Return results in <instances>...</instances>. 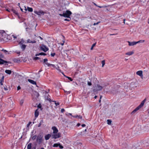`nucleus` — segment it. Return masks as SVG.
<instances>
[{
	"label": "nucleus",
	"instance_id": "63",
	"mask_svg": "<svg viewBox=\"0 0 149 149\" xmlns=\"http://www.w3.org/2000/svg\"><path fill=\"white\" fill-rule=\"evenodd\" d=\"M31 149H36V148L35 147H33Z\"/></svg>",
	"mask_w": 149,
	"mask_h": 149
},
{
	"label": "nucleus",
	"instance_id": "5",
	"mask_svg": "<svg viewBox=\"0 0 149 149\" xmlns=\"http://www.w3.org/2000/svg\"><path fill=\"white\" fill-rule=\"evenodd\" d=\"M34 13L38 15H43L45 13L43 11L41 10H40L38 11H34Z\"/></svg>",
	"mask_w": 149,
	"mask_h": 149
},
{
	"label": "nucleus",
	"instance_id": "61",
	"mask_svg": "<svg viewBox=\"0 0 149 149\" xmlns=\"http://www.w3.org/2000/svg\"><path fill=\"white\" fill-rule=\"evenodd\" d=\"M125 19H123V23H124V24H125Z\"/></svg>",
	"mask_w": 149,
	"mask_h": 149
},
{
	"label": "nucleus",
	"instance_id": "20",
	"mask_svg": "<svg viewBox=\"0 0 149 149\" xmlns=\"http://www.w3.org/2000/svg\"><path fill=\"white\" fill-rule=\"evenodd\" d=\"M46 55V54L43 52H41L38 54H36V56H39V55Z\"/></svg>",
	"mask_w": 149,
	"mask_h": 149
},
{
	"label": "nucleus",
	"instance_id": "64",
	"mask_svg": "<svg viewBox=\"0 0 149 149\" xmlns=\"http://www.w3.org/2000/svg\"><path fill=\"white\" fill-rule=\"evenodd\" d=\"M6 10L8 12H10V11L8 9H7Z\"/></svg>",
	"mask_w": 149,
	"mask_h": 149
},
{
	"label": "nucleus",
	"instance_id": "54",
	"mask_svg": "<svg viewBox=\"0 0 149 149\" xmlns=\"http://www.w3.org/2000/svg\"><path fill=\"white\" fill-rule=\"evenodd\" d=\"M78 117L80 119H81L82 118V116H79Z\"/></svg>",
	"mask_w": 149,
	"mask_h": 149
},
{
	"label": "nucleus",
	"instance_id": "53",
	"mask_svg": "<svg viewBox=\"0 0 149 149\" xmlns=\"http://www.w3.org/2000/svg\"><path fill=\"white\" fill-rule=\"evenodd\" d=\"M12 36L14 38H17V37L16 36H15L14 35H12Z\"/></svg>",
	"mask_w": 149,
	"mask_h": 149
},
{
	"label": "nucleus",
	"instance_id": "28",
	"mask_svg": "<svg viewBox=\"0 0 149 149\" xmlns=\"http://www.w3.org/2000/svg\"><path fill=\"white\" fill-rule=\"evenodd\" d=\"M59 143H55L53 145V146L54 147H57L59 146Z\"/></svg>",
	"mask_w": 149,
	"mask_h": 149
},
{
	"label": "nucleus",
	"instance_id": "2",
	"mask_svg": "<svg viewBox=\"0 0 149 149\" xmlns=\"http://www.w3.org/2000/svg\"><path fill=\"white\" fill-rule=\"evenodd\" d=\"M72 14L71 12L68 10H67L65 12H64L62 14H59V15L61 16L64 17H65L70 18V15Z\"/></svg>",
	"mask_w": 149,
	"mask_h": 149
},
{
	"label": "nucleus",
	"instance_id": "25",
	"mask_svg": "<svg viewBox=\"0 0 149 149\" xmlns=\"http://www.w3.org/2000/svg\"><path fill=\"white\" fill-rule=\"evenodd\" d=\"M145 42V40H140L136 42L137 44L139 43H142Z\"/></svg>",
	"mask_w": 149,
	"mask_h": 149
},
{
	"label": "nucleus",
	"instance_id": "7",
	"mask_svg": "<svg viewBox=\"0 0 149 149\" xmlns=\"http://www.w3.org/2000/svg\"><path fill=\"white\" fill-rule=\"evenodd\" d=\"M52 129L53 130V132L52 133H56L58 132V129L55 126H53L52 127Z\"/></svg>",
	"mask_w": 149,
	"mask_h": 149
},
{
	"label": "nucleus",
	"instance_id": "24",
	"mask_svg": "<svg viewBox=\"0 0 149 149\" xmlns=\"http://www.w3.org/2000/svg\"><path fill=\"white\" fill-rule=\"evenodd\" d=\"M11 11H12L13 13L15 14L16 15H17V14H18L17 12L14 9H11Z\"/></svg>",
	"mask_w": 149,
	"mask_h": 149
},
{
	"label": "nucleus",
	"instance_id": "55",
	"mask_svg": "<svg viewBox=\"0 0 149 149\" xmlns=\"http://www.w3.org/2000/svg\"><path fill=\"white\" fill-rule=\"evenodd\" d=\"M81 126L83 127H85V126H86V125L85 124H82V125H81Z\"/></svg>",
	"mask_w": 149,
	"mask_h": 149
},
{
	"label": "nucleus",
	"instance_id": "30",
	"mask_svg": "<svg viewBox=\"0 0 149 149\" xmlns=\"http://www.w3.org/2000/svg\"><path fill=\"white\" fill-rule=\"evenodd\" d=\"M96 43L95 42L93 44V45H92V46L91 47V50H92L93 49V47L95 46V45L96 44Z\"/></svg>",
	"mask_w": 149,
	"mask_h": 149
},
{
	"label": "nucleus",
	"instance_id": "23",
	"mask_svg": "<svg viewBox=\"0 0 149 149\" xmlns=\"http://www.w3.org/2000/svg\"><path fill=\"white\" fill-rule=\"evenodd\" d=\"M31 143H29L27 145V149H31Z\"/></svg>",
	"mask_w": 149,
	"mask_h": 149
},
{
	"label": "nucleus",
	"instance_id": "10",
	"mask_svg": "<svg viewBox=\"0 0 149 149\" xmlns=\"http://www.w3.org/2000/svg\"><path fill=\"white\" fill-rule=\"evenodd\" d=\"M143 72L141 70H139L137 72L136 74L137 75L141 77H142L143 76Z\"/></svg>",
	"mask_w": 149,
	"mask_h": 149
},
{
	"label": "nucleus",
	"instance_id": "58",
	"mask_svg": "<svg viewBox=\"0 0 149 149\" xmlns=\"http://www.w3.org/2000/svg\"><path fill=\"white\" fill-rule=\"evenodd\" d=\"M101 98H102V96H101L100 97V99L99 100V102H101V100L100 99H101Z\"/></svg>",
	"mask_w": 149,
	"mask_h": 149
},
{
	"label": "nucleus",
	"instance_id": "19",
	"mask_svg": "<svg viewBox=\"0 0 149 149\" xmlns=\"http://www.w3.org/2000/svg\"><path fill=\"white\" fill-rule=\"evenodd\" d=\"M4 76H3L1 78V80H0V84H1V85H3V83L4 81Z\"/></svg>",
	"mask_w": 149,
	"mask_h": 149
},
{
	"label": "nucleus",
	"instance_id": "17",
	"mask_svg": "<svg viewBox=\"0 0 149 149\" xmlns=\"http://www.w3.org/2000/svg\"><path fill=\"white\" fill-rule=\"evenodd\" d=\"M134 53V52L132 51L131 52H128L125 53V54L127 55L130 56L132 55Z\"/></svg>",
	"mask_w": 149,
	"mask_h": 149
},
{
	"label": "nucleus",
	"instance_id": "50",
	"mask_svg": "<svg viewBox=\"0 0 149 149\" xmlns=\"http://www.w3.org/2000/svg\"><path fill=\"white\" fill-rule=\"evenodd\" d=\"M55 105L56 106H57L58 105H59V102H57V103H56V102L55 101Z\"/></svg>",
	"mask_w": 149,
	"mask_h": 149
},
{
	"label": "nucleus",
	"instance_id": "35",
	"mask_svg": "<svg viewBox=\"0 0 149 149\" xmlns=\"http://www.w3.org/2000/svg\"><path fill=\"white\" fill-rule=\"evenodd\" d=\"M102 66L103 67L105 64V61L104 60L102 61Z\"/></svg>",
	"mask_w": 149,
	"mask_h": 149
},
{
	"label": "nucleus",
	"instance_id": "26",
	"mask_svg": "<svg viewBox=\"0 0 149 149\" xmlns=\"http://www.w3.org/2000/svg\"><path fill=\"white\" fill-rule=\"evenodd\" d=\"M107 123L108 125H111V120H108L107 121Z\"/></svg>",
	"mask_w": 149,
	"mask_h": 149
},
{
	"label": "nucleus",
	"instance_id": "12",
	"mask_svg": "<svg viewBox=\"0 0 149 149\" xmlns=\"http://www.w3.org/2000/svg\"><path fill=\"white\" fill-rule=\"evenodd\" d=\"M51 136H52L51 134H48L45 136V139L46 140H47L49 139Z\"/></svg>",
	"mask_w": 149,
	"mask_h": 149
},
{
	"label": "nucleus",
	"instance_id": "27",
	"mask_svg": "<svg viewBox=\"0 0 149 149\" xmlns=\"http://www.w3.org/2000/svg\"><path fill=\"white\" fill-rule=\"evenodd\" d=\"M35 95H36V97H38L39 96V93L38 92H36V91H35Z\"/></svg>",
	"mask_w": 149,
	"mask_h": 149
},
{
	"label": "nucleus",
	"instance_id": "4",
	"mask_svg": "<svg viewBox=\"0 0 149 149\" xmlns=\"http://www.w3.org/2000/svg\"><path fill=\"white\" fill-rule=\"evenodd\" d=\"M40 49L45 52H46L48 50V48L46 47V46L42 45L40 47Z\"/></svg>",
	"mask_w": 149,
	"mask_h": 149
},
{
	"label": "nucleus",
	"instance_id": "22",
	"mask_svg": "<svg viewBox=\"0 0 149 149\" xmlns=\"http://www.w3.org/2000/svg\"><path fill=\"white\" fill-rule=\"evenodd\" d=\"M5 72L8 74H10L11 73V71L10 70H5Z\"/></svg>",
	"mask_w": 149,
	"mask_h": 149
},
{
	"label": "nucleus",
	"instance_id": "8",
	"mask_svg": "<svg viewBox=\"0 0 149 149\" xmlns=\"http://www.w3.org/2000/svg\"><path fill=\"white\" fill-rule=\"evenodd\" d=\"M95 87L96 88V89L97 91H100L103 88L102 86H101L98 84H97L95 86Z\"/></svg>",
	"mask_w": 149,
	"mask_h": 149
},
{
	"label": "nucleus",
	"instance_id": "40",
	"mask_svg": "<svg viewBox=\"0 0 149 149\" xmlns=\"http://www.w3.org/2000/svg\"><path fill=\"white\" fill-rule=\"evenodd\" d=\"M40 59V58L38 57H35L33 58L34 60H37Z\"/></svg>",
	"mask_w": 149,
	"mask_h": 149
},
{
	"label": "nucleus",
	"instance_id": "45",
	"mask_svg": "<svg viewBox=\"0 0 149 149\" xmlns=\"http://www.w3.org/2000/svg\"><path fill=\"white\" fill-rule=\"evenodd\" d=\"M100 23V22H97V23H94L93 24V25L94 26H95V25H97V24H99V23Z\"/></svg>",
	"mask_w": 149,
	"mask_h": 149
},
{
	"label": "nucleus",
	"instance_id": "52",
	"mask_svg": "<svg viewBox=\"0 0 149 149\" xmlns=\"http://www.w3.org/2000/svg\"><path fill=\"white\" fill-rule=\"evenodd\" d=\"M72 116L74 118H77L79 116L77 115L74 116Z\"/></svg>",
	"mask_w": 149,
	"mask_h": 149
},
{
	"label": "nucleus",
	"instance_id": "46",
	"mask_svg": "<svg viewBox=\"0 0 149 149\" xmlns=\"http://www.w3.org/2000/svg\"><path fill=\"white\" fill-rule=\"evenodd\" d=\"M52 66L54 68H55L56 66L52 64H51L50 66Z\"/></svg>",
	"mask_w": 149,
	"mask_h": 149
},
{
	"label": "nucleus",
	"instance_id": "57",
	"mask_svg": "<svg viewBox=\"0 0 149 149\" xmlns=\"http://www.w3.org/2000/svg\"><path fill=\"white\" fill-rule=\"evenodd\" d=\"M3 34L2 33H0V37H1V36H2Z\"/></svg>",
	"mask_w": 149,
	"mask_h": 149
},
{
	"label": "nucleus",
	"instance_id": "37",
	"mask_svg": "<svg viewBox=\"0 0 149 149\" xmlns=\"http://www.w3.org/2000/svg\"><path fill=\"white\" fill-rule=\"evenodd\" d=\"M48 61V60L47 58H45L44 59L43 63H47Z\"/></svg>",
	"mask_w": 149,
	"mask_h": 149
},
{
	"label": "nucleus",
	"instance_id": "14",
	"mask_svg": "<svg viewBox=\"0 0 149 149\" xmlns=\"http://www.w3.org/2000/svg\"><path fill=\"white\" fill-rule=\"evenodd\" d=\"M4 63H7L8 62L6 61H4L2 59L0 58V64H4Z\"/></svg>",
	"mask_w": 149,
	"mask_h": 149
},
{
	"label": "nucleus",
	"instance_id": "16",
	"mask_svg": "<svg viewBox=\"0 0 149 149\" xmlns=\"http://www.w3.org/2000/svg\"><path fill=\"white\" fill-rule=\"evenodd\" d=\"M27 10H28L30 12H32L33 11V8H30L28 7H27V9H26V7H25V10L26 11Z\"/></svg>",
	"mask_w": 149,
	"mask_h": 149
},
{
	"label": "nucleus",
	"instance_id": "21",
	"mask_svg": "<svg viewBox=\"0 0 149 149\" xmlns=\"http://www.w3.org/2000/svg\"><path fill=\"white\" fill-rule=\"evenodd\" d=\"M24 40L23 39H22L21 40L18 42V44L19 45L23 44L24 43Z\"/></svg>",
	"mask_w": 149,
	"mask_h": 149
},
{
	"label": "nucleus",
	"instance_id": "9",
	"mask_svg": "<svg viewBox=\"0 0 149 149\" xmlns=\"http://www.w3.org/2000/svg\"><path fill=\"white\" fill-rule=\"evenodd\" d=\"M128 43L129 45L130 46H133L137 44L136 42L133 41L130 42V41H128Z\"/></svg>",
	"mask_w": 149,
	"mask_h": 149
},
{
	"label": "nucleus",
	"instance_id": "48",
	"mask_svg": "<svg viewBox=\"0 0 149 149\" xmlns=\"http://www.w3.org/2000/svg\"><path fill=\"white\" fill-rule=\"evenodd\" d=\"M65 110L64 109H62L61 110V112L62 113H63V112L65 111Z\"/></svg>",
	"mask_w": 149,
	"mask_h": 149
},
{
	"label": "nucleus",
	"instance_id": "60",
	"mask_svg": "<svg viewBox=\"0 0 149 149\" xmlns=\"http://www.w3.org/2000/svg\"><path fill=\"white\" fill-rule=\"evenodd\" d=\"M17 53L18 54H20V52H17Z\"/></svg>",
	"mask_w": 149,
	"mask_h": 149
},
{
	"label": "nucleus",
	"instance_id": "49",
	"mask_svg": "<svg viewBox=\"0 0 149 149\" xmlns=\"http://www.w3.org/2000/svg\"><path fill=\"white\" fill-rule=\"evenodd\" d=\"M21 89V87L19 86H18L17 87V90H19Z\"/></svg>",
	"mask_w": 149,
	"mask_h": 149
},
{
	"label": "nucleus",
	"instance_id": "41",
	"mask_svg": "<svg viewBox=\"0 0 149 149\" xmlns=\"http://www.w3.org/2000/svg\"><path fill=\"white\" fill-rule=\"evenodd\" d=\"M51 56H52V57H54L55 55V53H51Z\"/></svg>",
	"mask_w": 149,
	"mask_h": 149
},
{
	"label": "nucleus",
	"instance_id": "31",
	"mask_svg": "<svg viewBox=\"0 0 149 149\" xmlns=\"http://www.w3.org/2000/svg\"><path fill=\"white\" fill-rule=\"evenodd\" d=\"M37 138V136L36 135H34L32 137V139L33 140H35Z\"/></svg>",
	"mask_w": 149,
	"mask_h": 149
},
{
	"label": "nucleus",
	"instance_id": "36",
	"mask_svg": "<svg viewBox=\"0 0 149 149\" xmlns=\"http://www.w3.org/2000/svg\"><path fill=\"white\" fill-rule=\"evenodd\" d=\"M68 18V19H64V21H70V20H71L70 18H70Z\"/></svg>",
	"mask_w": 149,
	"mask_h": 149
},
{
	"label": "nucleus",
	"instance_id": "44",
	"mask_svg": "<svg viewBox=\"0 0 149 149\" xmlns=\"http://www.w3.org/2000/svg\"><path fill=\"white\" fill-rule=\"evenodd\" d=\"M88 85L89 86H91L92 85L91 82L88 81Z\"/></svg>",
	"mask_w": 149,
	"mask_h": 149
},
{
	"label": "nucleus",
	"instance_id": "1",
	"mask_svg": "<svg viewBox=\"0 0 149 149\" xmlns=\"http://www.w3.org/2000/svg\"><path fill=\"white\" fill-rule=\"evenodd\" d=\"M146 99H144L141 103V104L136 107L131 113L132 114L134 113L137 111L143 106L144 103L145 102Z\"/></svg>",
	"mask_w": 149,
	"mask_h": 149
},
{
	"label": "nucleus",
	"instance_id": "11",
	"mask_svg": "<svg viewBox=\"0 0 149 149\" xmlns=\"http://www.w3.org/2000/svg\"><path fill=\"white\" fill-rule=\"evenodd\" d=\"M20 47L22 51H24L26 47V45L24 44L20 45Z\"/></svg>",
	"mask_w": 149,
	"mask_h": 149
},
{
	"label": "nucleus",
	"instance_id": "47",
	"mask_svg": "<svg viewBox=\"0 0 149 149\" xmlns=\"http://www.w3.org/2000/svg\"><path fill=\"white\" fill-rule=\"evenodd\" d=\"M31 124V122H30L27 125V127H29L30 125Z\"/></svg>",
	"mask_w": 149,
	"mask_h": 149
},
{
	"label": "nucleus",
	"instance_id": "3",
	"mask_svg": "<svg viewBox=\"0 0 149 149\" xmlns=\"http://www.w3.org/2000/svg\"><path fill=\"white\" fill-rule=\"evenodd\" d=\"M52 137V139H55L61 137V133L60 132H57L56 133H52L51 134Z\"/></svg>",
	"mask_w": 149,
	"mask_h": 149
},
{
	"label": "nucleus",
	"instance_id": "38",
	"mask_svg": "<svg viewBox=\"0 0 149 149\" xmlns=\"http://www.w3.org/2000/svg\"><path fill=\"white\" fill-rule=\"evenodd\" d=\"M57 67H56V68H55L57 70H58L60 72H61V70H60V69H59V66H57Z\"/></svg>",
	"mask_w": 149,
	"mask_h": 149
},
{
	"label": "nucleus",
	"instance_id": "42",
	"mask_svg": "<svg viewBox=\"0 0 149 149\" xmlns=\"http://www.w3.org/2000/svg\"><path fill=\"white\" fill-rule=\"evenodd\" d=\"M58 146L61 149H63V146L60 145V143H59V145Z\"/></svg>",
	"mask_w": 149,
	"mask_h": 149
},
{
	"label": "nucleus",
	"instance_id": "51",
	"mask_svg": "<svg viewBox=\"0 0 149 149\" xmlns=\"http://www.w3.org/2000/svg\"><path fill=\"white\" fill-rule=\"evenodd\" d=\"M65 42L64 41H63V42L62 43H61L60 44L62 45H64V43Z\"/></svg>",
	"mask_w": 149,
	"mask_h": 149
},
{
	"label": "nucleus",
	"instance_id": "33",
	"mask_svg": "<svg viewBox=\"0 0 149 149\" xmlns=\"http://www.w3.org/2000/svg\"><path fill=\"white\" fill-rule=\"evenodd\" d=\"M14 61L15 62H17L18 61H19L20 60L17 58H15L14 60Z\"/></svg>",
	"mask_w": 149,
	"mask_h": 149
},
{
	"label": "nucleus",
	"instance_id": "39",
	"mask_svg": "<svg viewBox=\"0 0 149 149\" xmlns=\"http://www.w3.org/2000/svg\"><path fill=\"white\" fill-rule=\"evenodd\" d=\"M4 52L6 54H10L9 52H8L6 50H4Z\"/></svg>",
	"mask_w": 149,
	"mask_h": 149
},
{
	"label": "nucleus",
	"instance_id": "43",
	"mask_svg": "<svg viewBox=\"0 0 149 149\" xmlns=\"http://www.w3.org/2000/svg\"><path fill=\"white\" fill-rule=\"evenodd\" d=\"M4 89L6 91H7L8 90V89L7 87L6 86V87H4Z\"/></svg>",
	"mask_w": 149,
	"mask_h": 149
},
{
	"label": "nucleus",
	"instance_id": "34",
	"mask_svg": "<svg viewBox=\"0 0 149 149\" xmlns=\"http://www.w3.org/2000/svg\"><path fill=\"white\" fill-rule=\"evenodd\" d=\"M24 100L23 99H22L20 100V104L21 105H22L23 104V102H24Z\"/></svg>",
	"mask_w": 149,
	"mask_h": 149
},
{
	"label": "nucleus",
	"instance_id": "62",
	"mask_svg": "<svg viewBox=\"0 0 149 149\" xmlns=\"http://www.w3.org/2000/svg\"><path fill=\"white\" fill-rule=\"evenodd\" d=\"M97 96H95L94 97V98L95 99H96V98H97Z\"/></svg>",
	"mask_w": 149,
	"mask_h": 149
},
{
	"label": "nucleus",
	"instance_id": "56",
	"mask_svg": "<svg viewBox=\"0 0 149 149\" xmlns=\"http://www.w3.org/2000/svg\"><path fill=\"white\" fill-rule=\"evenodd\" d=\"M97 7H98L100 8H102L104 7V6H97Z\"/></svg>",
	"mask_w": 149,
	"mask_h": 149
},
{
	"label": "nucleus",
	"instance_id": "18",
	"mask_svg": "<svg viewBox=\"0 0 149 149\" xmlns=\"http://www.w3.org/2000/svg\"><path fill=\"white\" fill-rule=\"evenodd\" d=\"M36 41L35 40H34L33 41H31V40L30 39H28L27 41V43H36Z\"/></svg>",
	"mask_w": 149,
	"mask_h": 149
},
{
	"label": "nucleus",
	"instance_id": "15",
	"mask_svg": "<svg viewBox=\"0 0 149 149\" xmlns=\"http://www.w3.org/2000/svg\"><path fill=\"white\" fill-rule=\"evenodd\" d=\"M38 109H37L36 110L35 112V116L36 118L39 115V113Z\"/></svg>",
	"mask_w": 149,
	"mask_h": 149
},
{
	"label": "nucleus",
	"instance_id": "6",
	"mask_svg": "<svg viewBox=\"0 0 149 149\" xmlns=\"http://www.w3.org/2000/svg\"><path fill=\"white\" fill-rule=\"evenodd\" d=\"M42 136L41 135H38L36 138V141L38 142L39 143H41L42 142Z\"/></svg>",
	"mask_w": 149,
	"mask_h": 149
},
{
	"label": "nucleus",
	"instance_id": "32",
	"mask_svg": "<svg viewBox=\"0 0 149 149\" xmlns=\"http://www.w3.org/2000/svg\"><path fill=\"white\" fill-rule=\"evenodd\" d=\"M44 65H47V66L48 67H50V66L51 64H50L47 62Z\"/></svg>",
	"mask_w": 149,
	"mask_h": 149
},
{
	"label": "nucleus",
	"instance_id": "13",
	"mask_svg": "<svg viewBox=\"0 0 149 149\" xmlns=\"http://www.w3.org/2000/svg\"><path fill=\"white\" fill-rule=\"evenodd\" d=\"M28 81L30 83H31L32 84H33V85H36V82L34 81L31 80V79H28Z\"/></svg>",
	"mask_w": 149,
	"mask_h": 149
},
{
	"label": "nucleus",
	"instance_id": "29",
	"mask_svg": "<svg viewBox=\"0 0 149 149\" xmlns=\"http://www.w3.org/2000/svg\"><path fill=\"white\" fill-rule=\"evenodd\" d=\"M63 74V75H64V76L66 77V78H67L71 81H72V79L71 77H68V76H66Z\"/></svg>",
	"mask_w": 149,
	"mask_h": 149
},
{
	"label": "nucleus",
	"instance_id": "59",
	"mask_svg": "<svg viewBox=\"0 0 149 149\" xmlns=\"http://www.w3.org/2000/svg\"><path fill=\"white\" fill-rule=\"evenodd\" d=\"M39 38H40V39L41 40H42L43 39L42 38V37H41L40 36H39Z\"/></svg>",
	"mask_w": 149,
	"mask_h": 149
}]
</instances>
